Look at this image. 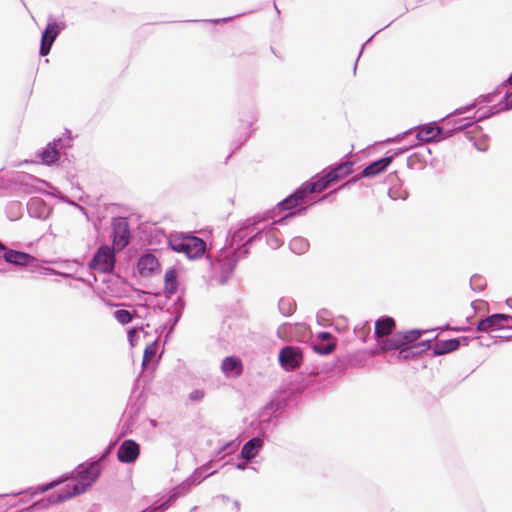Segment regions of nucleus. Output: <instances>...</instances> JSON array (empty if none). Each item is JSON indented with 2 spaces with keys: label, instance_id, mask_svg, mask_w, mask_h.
<instances>
[{
  "label": "nucleus",
  "instance_id": "f257e3e1",
  "mask_svg": "<svg viewBox=\"0 0 512 512\" xmlns=\"http://www.w3.org/2000/svg\"><path fill=\"white\" fill-rule=\"evenodd\" d=\"M100 466L97 462L91 463L87 468L77 474V480L67 483L58 493L57 502L84 493L100 476Z\"/></svg>",
  "mask_w": 512,
  "mask_h": 512
},
{
  "label": "nucleus",
  "instance_id": "f03ea898",
  "mask_svg": "<svg viewBox=\"0 0 512 512\" xmlns=\"http://www.w3.org/2000/svg\"><path fill=\"white\" fill-rule=\"evenodd\" d=\"M169 245L174 252L187 256H202L206 252V242L194 235H176L169 239Z\"/></svg>",
  "mask_w": 512,
  "mask_h": 512
},
{
  "label": "nucleus",
  "instance_id": "7ed1b4c3",
  "mask_svg": "<svg viewBox=\"0 0 512 512\" xmlns=\"http://www.w3.org/2000/svg\"><path fill=\"white\" fill-rule=\"evenodd\" d=\"M112 227L114 252H121L130 242L131 232L129 223L124 218H117L113 220Z\"/></svg>",
  "mask_w": 512,
  "mask_h": 512
},
{
  "label": "nucleus",
  "instance_id": "20e7f679",
  "mask_svg": "<svg viewBox=\"0 0 512 512\" xmlns=\"http://www.w3.org/2000/svg\"><path fill=\"white\" fill-rule=\"evenodd\" d=\"M279 363L286 370H296L303 362V354L300 348L285 346L279 352Z\"/></svg>",
  "mask_w": 512,
  "mask_h": 512
},
{
  "label": "nucleus",
  "instance_id": "39448f33",
  "mask_svg": "<svg viewBox=\"0 0 512 512\" xmlns=\"http://www.w3.org/2000/svg\"><path fill=\"white\" fill-rule=\"evenodd\" d=\"M421 332L419 330H409L395 333L390 339L383 343V349L394 350L412 343L419 339Z\"/></svg>",
  "mask_w": 512,
  "mask_h": 512
},
{
  "label": "nucleus",
  "instance_id": "423d86ee",
  "mask_svg": "<svg viewBox=\"0 0 512 512\" xmlns=\"http://www.w3.org/2000/svg\"><path fill=\"white\" fill-rule=\"evenodd\" d=\"M140 454V446L133 440H125L117 451L118 460L122 463H133Z\"/></svg>",
  "mask_w": 512,
  "mask_h": 512
},
{
  "label": "nucleus",
  "instance_id": "0eeeda50",
  "mask_svg": "<svg viewBox=\"0 0 512 512\" xmlns=\"http://www.w3.org/2000/svg\"><path fill=\"white\" fill-rule=\"evenodd\" d=\"M60 32V26L56 22L49 23L42 34L40 55L46 56L49 54L52 44Z\"/></svg>",
  "mask_w": 512,
  "mask_h": 512
},
{
  "label": "nucleus",
  "instance_id": "6e6552de",
  "mask_svg": "<svg viewBox=\"0 0 512 512\" xmlns=\"http://www.w3.org/2000/svg\"><path fill=\"white\" fill-rule=\"evenodd\" d=\"M511 319V316L507 314H493L485 319H482L477 326L479 331L487 332L489 330L502 329L504 323Z\"/></svg>",
  "mask_w": 512,
  "mask_h": 512
},
{
  "label": "nucleus",
  "instance_id": "1a4fd4ad",
  "mask_svg": "<svg viewBox=\"0 0 512 512\" xmlns=\"http://www.w3.org/2000/svg\"><path fill=\"white\" fill-rule=\"evenodd\" d=\"M221 370L229 377H238L243 372V363L240 358L228 356L223 359Z\"/></svg>",
  "mask_w": 512,
  "mask_h": 512
},
{
  "label": "nucleus",
  "instance_id": "9d476101",
  "mask_svg": "<svg viewBox=\"0 0 512 512\" xmlns=\"http://www.w3.org/2000/svg\"><path fill=\"white\" fill-rule=\"evenodd\" d=\"M158 258H139L137 269L141 276L148 277L160 271Z\"/></svg>",
  "mask_w": 512,
  "mask_h": 512
},
{
  "label": "nucleus",
  "instance_id": "9b49d317",
  "mask_svg": "<svg viewBox=\"0 0 512 512\" xmlns=\"http://www.w3.org/2000/svg\"><path fill=\"white\" fill-rule=\"evenodd\" d=\"M178 273L175 268H168L164 276V294L170 298L178 291Z\"/></svg>",
  "mask_w": 512,
  "mask_h": 512
},
{
  "label": "nucleus",
  "instance_id": "f8f14e48",
  "mask_svg": "<svg viewBox=\"0 0 512 512\" xmlns=\"http://www.w3.org/2000/svg\"><path fill=\"white\" fill-rule=\"evenodd\" d=\"M442 132L439 126L427 124L419 128L417 132V139L421 142H431L436 140Z\"/></svg>",
  "mask_w": 512,
  "mask_h": 512
},
{
  "label": "nucleus",
  "instance_id": "ddd939ff",
  "mask_svg": "<svg viewBox=\"0 0 512 512\" xmlns=\"http://www.w3.org/2000/svg\"><path fill=\"white\" fill-rule=\"evenodd\" d=\"M392 162V157H384L369 164L363 171L365 177H373L384 171Z\"/></svg>",
  "mask_w": 512,
  "mask_h": 512
},
{
  "label": "nucleus",
  "instance_id": "4468645a",
  "mask_svg": "<svg viewBox=\"0 0 512 512\" xmlns=\"http://www.w3.org/2000/svg\"><path fill=\"white\" fill-rule=\"evenodd\" d=\"M395 320L391 317L378 319L375 323V335L377 338H382L391 334L395 328Z\"/></svg>",
  "mask_w": 512,
  "mask_h": 512
},
{
  "label": "nucleus",
  "instance_id": "2eb2a0df",
  "mask_svg": "<svg viewBox=\"0 0 512 512\" xmlns=\"http://www.w3.org/2000/svg\"><path fill=\"white\" fill-rule=\"evenodd\" d=\"M262 446H263L262 439H260L258 437L252 438L247 443H245V445L243 446V448L241 450V456L245 460L250 461L257 455L258 451L260 450V448Z\"/></svg>",
  "mask_w": 512,
  "mask_h": 512
},
{
  "label": "nucleus",
  "instance_id": "dca6fc26",
  "mask_svg": "<svg viewBox=\"0 0 512 512\" xmlns=\"http://www.w3.org/2000/svg\"><path fill=\"white\" fill-rule=\"evenodd\" d=\"M353 172V163L350 161L343 162L337 167L330 170L328 173L330 178L335 182L342 180Z\"/></svg>",
  "mask_w": 512,
  "mask_h": 512
},
{
  "label": "nucleus",
  "instance_id": "f3484780",
  "mask_svg": "<svg viewBox=\"0 0 512 512\" xmlns=\"http://www.w3.org/2000/svg\"><path fill=\"white\" fill-rule=\"evenodd\" d=\"M88 266L100 272H112L115 266V258H91Z\"/></svg>",
  "mask_w": 512,
  "mask_h": 512
},
{
  "label": "nucleus",
  "instance_id": "a211bd4d",
  "mask_svg": "<svg viewBox=\"0 0 512 512\" xmlns=\"http://www.w3.org/2000/svg\"><path fill=\"white\" fill-rule=\"evenodd\" d=\"M460 342L458 339L438 340L433 347L436 355H443L458 349Z\"/></svg>",
  "mask_w": 512,
  "mask_h": 512
},
{
  "label": "nucleus",
  "instance_id": "6ab92c4d",
  "mask_svg": "<svg viewBox=\"0 0 512 512\" xmlns=\"http://www.w3.org/2000/svg\"><path fill=\"white\" fill-rule=\"evenodd\" d=\"M40 158L44 164L52 165L59 159V152L56 144H48L47 147L41 152Z\"/></svg>",
  "mask_w": 512,
  "mask_h": 512
},
{
  "label": "nucleus",
  "instance_id": "aec40b11",
  "mask_svg": "<svg viewBox=\"0 0 512 512\" xmlns=\"http://www.w3.org/2000/svg\"><path fill=\"white\" fill-rule=\"evenodd\" d=\"M334 181L330 178L329 173L322 176L320 179H318L315 182L308 183V191L315 193V192H322L326 188H328Z\"/></svg>",
  "mask_w": 512,
  "mask_h": 512
},
{
  "label": "nucleus",
  "instance_id": "412c9836",
  "mask_svg": "<svg viewBox=\"0 0 512 512\" xmlns=\"http://www.w3.org/2000/svg\"><path fill=\"white\" fill-rule=\"evenodd\" d=\"M156 352H157V344L156 343H152L145 348L144 354H143V362H142V365L144 367H146L149 364V362L155 357Z\"/></svg>",
  "mask_w": 512,
  "mask_h": 512
},
{
  "label": "nucleus",
  "instance_id": "4be33fe9",
  "mask_svg": "<svg viewBox=\"0 0 512 512\" xmlns=\"http://www.w3.org/2000/svg\"><path fill=\"white\" fill-rule=\"evenodd\" d=\"M115 319L121 324H127L132 321V314L128 310L120 309L114 312Z\"/></svg>",
  "mask_w": 512,
  "mask_h": 512
},
{
  "label": "nucleus",
  "instance_id": "5701e85b",
  "mask_svg": "<svg viewBox=\"0 0 512 512\" xmlns=\"http://www.w3.org/2000/svg\"><path fill=\"white\" fill-rule=\"evenodd\" d=\"M279 206L282 210H290V209L300 206V203L296 200V198L292 194L289 197H287L286 199H284L282 202H280Z\"/></svg>",
  "mask_w": 512,
  "mask_h": 512
},
{
  "label": "nucleus",
  "instance_id": "b1692460",
  "mask_svg": "<svg viewBox=\"0 0 512 512\" xmlns=\"http://www.w3.org/2000/svg\"><path fill=\"white\" fill-rule=\"evenodd\" d=\"M311 192L308 191V184L305 183L302 185V187L300 189H298L295 193H293L294 197L296 198V200L300 203V205L302 203H304L305 201V198L308 194H310Z\"/></svg>",
  "mask_w": 512,
  "mask_h": 512
},
{
  "label": "nucleus",
  "instance_id": "393cba45",
  "mask_svg": "<svg viewBox=\"0 0 512 512\" xmlns=\"http://www.w3.org/2000/svg\"><path fill=\"white\" fill-rule=\"evenodd\" d=\"M416 355V352L413 350L412 347H406V348H402L400 349V351L398 352V359H401V360H407L409 358H412Z\"/></svg>",
  "mask_w": 512,
  "mask_h": 512
},
{
  "label": "nucleus",
  "instance_id": "a878e982",
  "mask_svg": "<svg viewBox=\"0 0 512 512\" xmlns=\"http://www.w3.org/2000/svg\"><path fill=\"white\" fill-rule=\"evenodd\" d=\"M335 348L336 344L334 342L328 343L327 345L324 346H315V350L322 355L332 353L335 350Z\"/></svg>",
  "mask_w": 512,
  "mask_h": 512
},
{
  "label": "nucleus",
  "instance_id": "bb28decb",
  "mask_svg": "<svg viewBox=\"0 0 512 512\" xmlns=\"http://www.w3.org/2000/svg\"><path fill=\"white\" fill-rule=\"evenodd\" d=\"M117 252H114V247H109L107 245L101 246L95 256H115Z\"/></svg>",
  "mask_w": 512,
  "mask_h": 512
},
{
  "label": "nucleus",
  "instance_id": "cd10ccee",
  "mask_svg": "<svg viewBox=\"0 0 512 512\" xmlns=\"http://www.w3.org/2000/svg\"><path fill=\"white\" fill-rule=\"evenodd\" d=\"M3 252V256H29L27 253L18 252L14 250H5L4 245L0 242V253Z\"/></svg>",
  "mask_w": 512,
  "mask_h": 512
},
{
  "label": "nucleus",
  "instance_id": "c85d7f7f",
  "mask_svg": "<svg viewBox=\"0 0 512 512\" xmlns=\"http://www.w3.org/2000/svg\"><path fill=\"white\" fill-rule=\"evenodd\" d=\"M204 397V391L202 390H194L190 393L189 398L192 401H198L201 400Z\"/></svg>",
  "mask_w": 512,
  "mask_h": 512
},
{
  "label": "nucleus",
  "instance_id": "c756f323",
  "mask_svg": "<svg viewBox=\"0 0 512 512\" xmlns=\"http://www.w3.org/2000/svg\"><path fill=\"white\" fill-rule=\"evenodd\" d=\"M504 108L507 110L512 109V91L506 93L504 97Z\"/></svg>",
  "mask_w": 512,
  "mask_h": 512
},
{
  "label": "nucleus",
  "instance_id": "7c9ffc66",
  "mask_svg": "<svg viewBox=\"0 0 512 512\" xmlns=\"http://www.w3.org/2000/svg\"><path fill=\"white\" fill-rule=\"evenodd\" d=\"M4 259L8 263L17 264V265H26L28 263L29 258H21L22 261H17V260H14V258H9V257H6Z\"/></svg>",
  "mask_w": 512,
  "mask_h": 512
},
{
  "label": "nucleus",
  "instance_id": "2f4dec72",
  "mask_svg": "<svg viewBox=\"0 0 512 512\" xmlns=\"http://www.w3.org/2000/svg\"><path fill=\"white\" fill-rule=\"evenodd\" d=\"M322 339H330L331 335L327 332L320 333L319 335Z\"/></svg>",
  "mask_w": 512,
  "mask_h": 512
},
{
  "label": "nucleus",
  "instance_id": "473e14b6",
  "mask_svg": "<svg viewBox=\"0 0 512 512\" xmlns=\"http://www.w3.org/2000/svg\"><path fill=\"white\" fill-rule=\"evenodd\" d=\"M135 333V330L129 331V336Z\"/></svg>",
  "mask_w": 512,
  "mask_h": 512
},
{
  "label": "nucleus",
  "instance_id": "72a5a7b5",
  "mask_svg": "<svg viewBox=\"0 0 512 512\" xmlns=\"http://www.w3.org/2000/svg\"><path fill=\"white\" fill-rule=\"evenodd\" d=\"M144 256L150 257V256H152V255H151V254H149V253H147V254H145Z\"/></svg>",
  "mask_w": 512,
  "mask_h": 512
}]
</instances>
